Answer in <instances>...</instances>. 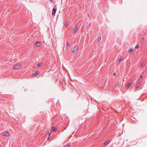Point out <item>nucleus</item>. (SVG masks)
<instances>
[{
    "mask_svg": "<svg viewBox=\"0 0 147 147\" xmlns=\"http://www.w3.org/2000/svg\"><path fill=\"white\" fill-rule=\"evenodd\" d=\"M22 67V65L20 63H18L15 65L13 67V68L15 69H18Z\"/></svg>",
    "mask_w": 147,
    "mask_h": 147,
    "instance_id": "nucleus-1",
    "label": "nucleus"
},
{
    "mask_svg": "<svg viewBox=\"0 0 147 147\" xmlns=\"http://www.w3.org/2000/svg\"><path fill=\"white\" fill-rule=\"evenodd\" d=\"M78 29V26L77 25H76L75 26L74 28V29H73V31H74L73 33H76Z\"/></svg>",
    "mask_w": 147,
    "mask_h": 147,
    "instance_id": "nucleus-2",
    "label": "nucleus"
},
{
    "mask_svg": "<svg viewBox=\"0 0 147 147\" xmlns=\"http://www.w3.org/2000/svg\"><path fill=\"white\" fill-rule=\"evenodd\" d=\"M2 135L3 136H9V134L8 133V131H5L3 133Z\"/></svg>",
    "mask_w": 147,
    "mask_h": 147,
    "instance_id": "nucleus-3",
    "label": "nucleus"
},
{
    "mask_svg": "<svg viewBox=\"0 0 147 147\" xmlns=\"http://www.w3.org/2000/svg\"><path fill=\"white\" fill-rule=\"evenodd\" d=\"M78 47L77 46H75L73 48V49L72 50V52L73 53H74L75 52H76L78 49Z\"/></svg>",
    "mask_w": 147,
    "mask_h": 147,
    "instance_id": "nucleus-4",
    "label": "nucleus"
},
{
    "mask_svg": "<svg viewBox=\"0 0 147 147\" xmlns=\"http://www.w3.org/2000/svg\"><path fill=\"white\" fill-rule=\"evenodd\" d=\"M56 11V9L53 8L52 10V15L53 16H55Z\"/></svg>",
    "mask_w": 147,
    "mask_h": 147,
    "instance_id": "nucleus-5",
    "label": "nucleus"
},
{
    "mask_svg": "<svg viewBox=\"0 0 147 147\" xmlns=\"http://www.w3.org/2000/svg\"><path fill=\"white\" fill-rule=\"evenodd\" d=\"M110 142V141H109V140H107L104 143L103 145H105L107 144H109Z\"/></svg>",
    "mask_w": 147,
    "mask_h": 147,
    "instance_id": "nucleus-6",
    "label": "nucleus"
},
{
    "mask_svg": "<svg viewBox=\"0 0 147 147\" xmlns=\"http://www.w3.org/2000/svg\"><path fill=\"white\" fill-rule=\"evenodd\" d=\"M146 63H144V62H142L141 63V64L140 65V67H142L143 66L146 65Z\"/></svg>",
    "mask_w": 147,
    "mask_h": 147,
    "instance_id": "nucleus-7",
    "label": "nucleus"
},
{
    "mask_svg": "<svg viewBox=\"0 0 147 147\" xmlns=\"http://www.w3.org/2000/svg\"><path fill=\"white\" fill-rule=\"evenodd\" d=\"M51 129L53 131L55 132L57 131V129L54 126H53L51 127Z\"/></svg>",
    "mask_w": 147,
    "mask_h": 147,
    "instance_id": "nucleus-8",
    "label": "nucleus"
},
{
    "mask_svg": "<svg viewBox=\"0 0 147 147\" xmlns=\"http://www.w3.org/2000/svg\"><path fill=\"white\" fill-rule=\"evenodd\" d=\"M36 46L39 47L40 45V42L39 41H37L36 42Z\"/></svg>",
    "mask_w": 147,
    "mask_h": 147,
    "instance_id": "nucleus-9",
    "label": "nucleus"
},
{
    "mask_svg": "<svg viewBox=\"0 0 147 147\" xmlns=\"http://www.w3.org/2000/svg\"><path fill=\"white\" fill-rule=\"evenodd\" d=\"M131 85V83H129L127 84V85L126 88L127 89Z\"/></svg>",
    "mask_w": 147,
    "mask_h": 147,
    "instance_id": "nucleus-10",
    "label": "nucleus"
},
{
    "mask_svg": "<svg viewBox=\"0 0 147 147\" xmlns=\"http://www.w3.org/2000/svg\"><path fill=\"white\" fill-rule=\"evenodd\" d=\"M141 85V84L140 82H139L136 85V87L137 88H139L140 86V85Z\"/></svg>",
    "mask_w": 147,
    "mask_h": 147,
    "instance_id": "nucleus-11",
    "label": "nucleus"
},
{
    "mask_svg": "<svg viewBox=\"0 0 147 147\" xmlns=\"http://www.w3.org/2000/svg\"><path fill=\"white\" fill-rule=\"evenodd\" d=\"M38 74V71H37L33 74V75L34 76H36Z\"/></svg>",
    "mask_w": 147,
    "mask_h": 147,
    "instance_id": "nucleus-12",
    "label": "nucleus"
},
{
    "mask_svg": "<svg viewBox=\"0 0 147 147\" xmlns=\"http://www.w3.org/2000/svg\"><path fill=\"white\" fill-rule=\"evenodd\" d=\"M144 37H143L142 38V39L141 40V41H140L141 42V43H142L144 42Z\"/></svg>",
    "mask_w": 147,
    "mask_h": 147,
    "instance_id": "nucleus-13",
    "label": "nucleus"
},
{
    "mask_svg": "<svg viewBox=\"0 0 147 147\" xmlns=\"http://www.w3.org/2000/svg\"><path fill=\"white\" fill-rule=\"evenodd\" d=\"M142 76L140 75L139 77V80H140V81L141 80H142Z\"/></svg>",
    "mask_w": 147,
    "mask_h": 147,
    "instance_id": "nucleus-14",
    "label": "nucleus"
},
{
    "mask_svg": "<svg viewBox=\"0 0 147 147\" xmlns=\"http://www.w3.org/2000/svg\"><path fill=\"white\" fill-rule=\"evenodd\" d=\"M101 37L100 36H99L98 37V42H100V40H101Z\"/></svg>",
    "mask_w": 147,
    "mask_h": 147,
    "instance_id": "nucleus-15",
    "label": "nucleus"
},
{
    "mask_svg": "<svg viewBox=\"0 0 147 147\" xmlns=\"http://www.w3.org/2000/svg\"><path fill=\"white\" fill-rule=\"evenodd\" d=\"M69 25V22H66L65 23V26H66V27H67Z\"/></svg>",
    "mask_w": 147,
    "mask_h": 147,
    "instance_id": "nucleus-16",
    "label": "nucleus"
},
{
    "mask_svg": "<svg viewBox=\"0 0 147 147\" xmlns=\"http://www.w3.org/2000/svg\"><path fill=\"white\" fill-rule=\"evenodd\" d=\"M139 47V46L138 45H137L135 47V48L136 49H138Z\"/></svg>",
    "mask_w": 147,
    "mask_h": 147,
    "instance_id": "nucleus-17",
    "label": "nucleus"
},
{
    "mask_svg": "<svg viewBox=\"0 0 147 147\" xmlns=\"http://www.w3.org/2000/svg\"><path fill=\"white\" fill-rule=\"evenodd\" d=\"M67 45L68 46L70 45V42L69 41H67Z\"/></svg>",
    "mask_w": 147,
    "mask_h": 147,
    "instance_id": "nucleus-18",
    "label": "nucleus"
},
{
    "mask_svg": "<svg viewBox=\"0 0 147 147\" xmlns=\"http://www.w3.org/2000/svg\"><path fill=\"white\" fill-rule=\"evenodd\" d=\"M42 65V63H39L37 64V65L38 66H40Z\"/></svg>",
    "mask_w": 147,
    "mask_h": 147,
    "instance_id": "nucleus-19",
    "label": "nucleus"
},
{
    "mask_svg": "<svg viewBox=\"0 0 147 147\" xmlns=\"http://www.w3.org/2000/svg\"><path fill=\"white\" fill-rule=\"evenodd\" d=\"M133 51V49H131V48L129 49V51L130 52H131Z\"/></svg>",
    "mask_w": 147,
    "mask_h": 147,
    "instance_id": "nucleus-20",
    "label": "nucleus"
},
{
    "mask_svg": "<svg viewBox=\"0 0 147 147\" xmlns=\"http://www.w3.org/2000/svg\"><path fill=\"white\" fill-rule=\"evenodd\" d=\"M121 58H119V59L118 61V62H119V63L121 61Z\"/></svg>",
    "mask_w": 147,
    "mask_h": 147,
    "instance_id": "nucleus-21",
    "label": "nucleus"
},
{
    "mask_svg": "<svg viewBox=\"0 0 147 147\" xmlns=\"http://www.w3.org/2000/svg\"><path fill=\"white\" fill-rule=\"evenodd\" d=\"M113 75L115 76L116 75V74L115 73H113Z\"/></svg>",
    "mask_w": 147,
    "mask_h": 147,
    "instance_id": "nucleus-22",
    "label": "nucleus"
},
{
    "mask_svg": "<svg viewBox=\"0 0 147 147\" xmlns=\"http://www.w3.org/2000/svg\"><path fill=\"white\" fill-rule=\"evenodd\" d=\"M119 85H120V84H119V83H118V86H119Z\"/></svg>",
    "mask_w": 147,
    "mask_h": 147,
    "instance_id": "nucleus-23",
    "label": "nucleus"
},
{
    "mask_svg": "<svg viewBox=\"0 0 147 147\" xmlns=\"http://www.w3.org/2000/svg\"><path fill=\"white\" fill-rule=\"evenodd\" d=\"M53 0H50V1H51V2H53Z\"/></svg>",
    "mask_w": 147,
    "mask_h": 147,
    "instance_id": "nucleus-24",
    "label": "nucleus"
},
{
    "mask_svg": "<svg viewBox=\"0 0 147 147\" xmlns=\"http://www.w3.org/2000/svg\"><path fill=\"white\" fill-rule=\"evenodd\" d=\"M51 134V133H49V135H50Z\"/></svg>",
    "mask_w": 147,
    "mask_h": 147,
    "instance_id": "nucleus-25",
    "label": "nucleus"
},
{
    "mask_svg": "<svg viewBox=\"0 0 147 147\" xmlns=\"http://www.w3.org/2000/svg\"><path fill=\"white\" fill-rule=\"evenodd\" d=\"M72 136V135H71L70 136V137H71Z\"/></svg>",
    "mask_w": 147,
    "mask_h": 147,
    "instance_id": "nucleus-26",
    "label": "nucleus"
},
{
    "mask_svg": "<svg viewBox=\"0 0 147 147\" xmlns=\"http://www.w3.org/2000/svg\"><path fill=\"white\" fill-rule=\"evenodd\" d=\"M64 128L65 129H66V128H65V127Z\"/></svg>",
    "mask_w": 147,
    "mask_h": 147,
    "instance_id": "nucleus-27",
    "label": "nucleus"
}]
</instances>
